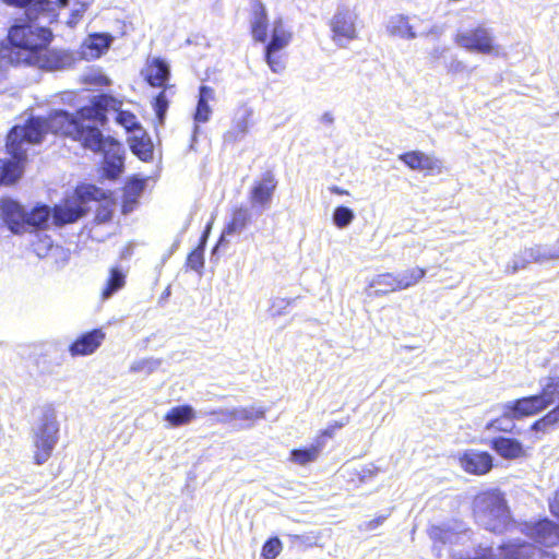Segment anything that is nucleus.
I'll list each match as a JSON object with an SVG mask.
<instances>
[{
  "label": "nucleus",
  "mask_w": 559,
  "mask_h": 559,
  "mask_svg": "<svg viewBox=\"0 0 559 559\" xmlns=\"http://www.w3.org/2000/svg\"><path fill=\"white\" fill-rule=\"evenodd\" d=\"M465 69V66L462 61L460 60H452L448 66H447V71L448 73L450 74H457L462 71H464Z\"/></svg>",
  "instance_id": "nucleus-52"
},
{
  "label": "nucleus",
  "mask_w": 559,
  "mask_h": 559,
  "mask_svg": "<svg viewBox=\"0 0 559 559\" xmlns=\"http://www.w3.org/2000/svg\"><path fill=\"white\" fill-rule=\"evenodd\" d=\"M85 213L86 210L78 200H63L52 209L53 222L58 226L72 224L81 218Z\"/></svg>",
  "instance_id": "nucleus-22"
},
{
  "label": "nucleus",
  "mask_w": 559,
  "mask_h": 559,
  "mask_svg": "<svg viewBox=\"0 0 559 559\" xmlns=\"http://www.w3.org/2000/svg\"><path fill=\"white\" fill-rule=\"evenodd\" d=\"M323 448V442L317 441L308 448L293 449L289 453V460L300 466H305L318 460Z\"/></svg>",
  "instance_id": "nucleus-32"
},
{
  "label": "nucleus",
  "mask_w": 559,
  "mask_h": 559,
  "mask_svg": "<svg viewBox=\"0 0 559 559\" xmlns=\"http://www.w3.org/2000/svg\"><path fill=\"white\" fill-rule=\"evenodd\" d=\"M5 4L24 8L27 17L39 19L46 16L52 11V3L50 0H2Z\"/></svg>",
  "instance_id": "nucleus-28"
},
{
  "label": "nucleus",
  "mask_w": 559,
  "mask_h": 559,
  "mask_svg": "<svg viewBox=\"0 0 559 559\" xmlns=\"http://www.w3.org/2000/svg\"><path fill=\"white\" fill-rule=\"evenodd\" d=\"M386 518H388L386 515H379L370 521L362 523L359 526V528L361 531H366V532L374 531L376 528H378L380 525H382L385 522Z\"/></svg>",
  "instance_id": "nucleus-47"
},
{
  "label": "nucleus",
  "mask_w": 559,
  "mask_h": 559,
  "mask_svg": "<svg viewBox=\"0 0 559 559\" xmlns=\"http://www.w3.org/2000/svg\"><path fill=\"white\" fill-rule=\"evenodd\" d=\"M354 217V212L349 207L343 205L335 207L333 212V223L338 228H345L348 226L353 222Z\"/></svg>",
  "instance_id": "nucleus-42"
},
{
  "label": "nucleus",
  "mask_w": 559,
  "mask_h": 559,
  "mask_svg": "<svg viewBox=\"0 0 559 559\" xmlns=\"http://www.w3.org/2000/svg\"><path fill=\"white\" fill-rule=\"evenodd\" d=\"M164 88L162 92H159L153 103L154 110L156 112V116L159 118V120L164 119V116L168 109V100L165 95Z\"/></svg>",
  "instance_id": "nucleus-45"
},
{
  "label": "nucleus",
  "mask_w": 559,
  "mask_h": 559,
  "mask_svg": "<svg viewBox=\"0 0 559 559\" xmlns=\"http://www.w3.org/2000/svg\"><path fill=\"white\" fill-rule=\"evenodd\" d=\"M37 19H16L1 43L0 55L14 67H31L44 71L63 69L70 63L68 52L52 48L51 28L37 24Z\"/></svg>",
  "instance_id": "nucleus-1"
},
{
  "label": "nucleus",
  "mask_w": 559,
  "mask_h": 559,
  "mask_svg": "<svg viewBox=\"0 0 559 559\" xmlns=\"http://www.w3.org/2000/svg\"><path fill=\"white\" fill-rule=\"evenodd\" d=\"M331 191L335 194H340V195H344V194H348V192L340 187H332L331 188Z\"/></svg>",
  "instance_id": "nucleus-53"
},
{
  "label": "nucleus",
  "mask_w": 559,
  "mask_h": 559,
  "mask_svg": "<svg viewBox=\"0 0 559 559\" xmlns=\"http://www.w3.org/2000/svg\"><path fill=\"white\" fill-rule=\"evenodd\" d=\"M142 74L150 86L167 88L170 69L168 63L162 58H153L146 62Z\"/></svg>",
  "instance_id": "nucleus-20"
},
{
  "label": "nucleus",
  "mask_w": 559,
  "mask_h": 559,
  "mask_svg": "<svg viewBox=\"0 0 559 559\" xmlns=\"http://www.w3.org/2000/svg\"><path fill=\"white\" fill-rule=\"evenodd\" d=\"M460 467L468 475L485 476L489 474L493 466V456L488 451L467 449L459 457Z\"/></svg>",
  "instance_id": "nucleus-14"
},
{
  "label": "nucleus",
  "mask_w": 559,
  "mask_h": 559,
  "mask_svg": "<svg viewBox=\"0 0 559 559\" xmlns=\"http://www.w3.org/2000/svg\"><path fill=\"white\" fill-rule=\"evenodd\" d=\"M131 370H132V371H138V370H139V367L132 366V367H131Z\"/></svg>",
  "instance_id": "nucleus-56"
},
{
  "label": "nucleus",
  "mask_w": 559,
  "mask_h": 559,
  "mask_svg": "<svg viewBox=\"0 0 559 559\" xmlns=\"http://www.w3.org/2000/svg\"><path fill=\"white\" fill-rule=\"evenodd\" d=\"M123 100L109 94L100 93L93 96L88 102V108L83 109L87 118H94V122L100 127L108 123V114L115 112V121L128 133L141 130L142 126L135 114L123 110Z\"/></svg>",
  "instance_id": "nucleus-5"
},
{
  "label": "nucleus",
  "mask_w": 559,
  "mask_h": 559,
  "mask_svg": "<svg viewBox=\"0 0 559 559\" xmlns=\"http://www.w3.org/2000/svg\"><path fill=\"white\" fill-rule=\"evenodd\" d=\"M266 409L263 407H237L230 411H224L222 408L213 409L209 412L210 416H222L223 421L240 420L246 421L250 425L265 417Z\"/></svg>",
  "instance_id": "nucleus-21"
},
{
  "label": "nucleus",
  "mask_w": 559,
  "mask_h": 559,
  "mask_svg": "<svg viewBox=\"0 0 559 559\" xmlns=\"http://www.w3.org/2000/svg\"><path fill=\"white\" fill-rule=\"evenodd\" d=\"M426 273L425 267L415 266L395 274L400 292L417 285L426 276Z\"/></svg>",
  "instance_id": "nucleus-37"
},
{
  "label": "nucleus",
  "mask_w": 559,
  "mask_h": 559,
  "mask_svg": "<svg viewBox=\"0 0 559 559\" xmlns=\"http://www.w3.org/2000/svg\"><path fill=\"white\" fill-rule=\"evenodd\" d=\"M84 150L103 154L104 173L107 178L116 179L122 173L124 151L121 143L111 136H105L99 128L95 143L85 146Z\"/></svg>",
  "instance_id": "nucleus-8"
},
{
  "label": "nucleus",
  "mask_w": 559,
  "mask_h": 559,
  "mask_svg": "<svg viewBox=\"0 0 559 559\" xmlns=\"http://www.w3.org/2000/svg\"><path fill=\"white\" fill-rule=\"evenodd\" d=\"M58 440L59 423L57 420L55 411L49 407L43 413L40 423L34 432V464H45L51 457Z\"/></svg>",
  "instance_id": "nucleus-6"
},
{
  "label": "nucleus",
  "mask_w": 559,
  "mask_h": 559,
  "mask_svg": "<svg viewBox=\"0 0 559 559\" xmlns=\"http://www.w3.org/2000/svg\"><path fill=\"white\" fill-rule=\"evenodd\" d=\"M250 116V112H246L241 117L234 119L231 128L223 135L225 143L233 144L249 131Z\"/></svg>",
  "instance_id": "nucleus-34"
},
{
  "label": "nucleus",
  "mask_w": 559,
  "mask_h": 559,
  "mask_svg": "<svg viewBox=\"0 0 559 559\" xmlns=\"http://www.w3.org/2000/svg\"><path fill=\"white\" fill-rule=\"evenodd\" d=\"M126 285V274L118 267L114 266L109 270L108 278L100 293L102 298L108 299L111 295L123 288Z\"/></svg>",
  "instance_id": "nucleus-35"
},
{
  "label": "nucleus",
  "mask_w": 559,
  "mask_h": 559,
  "mask_svg": "<svg viewBox=\"0 0 559 559\" xmlns=\"http://www.w3.org/2000/svg\"><path fill=\"white\" fill-rule=\"evenodd\" d=\"M330 26L333 39L336 41L352 40L356 38V28L352 14L348 11H340L332 17Z\"/></svg>",
  "instance_id": "nucleus-23"
},
{
  "label": "nucleus",
  "mask_w": 559,
  "mask_h": 559,
  "mask_svg": "<svg viewBox=\"0 0 559 559\" xmlns=\"http://www.w3.org/2000/svg\"><path fill=\"white\" fill-rule=\"evenodd\" d=\"M489 447L503 460L515 461L527 457V449L518 439L511 437H495Z\"/></svg>",
  "instance_id": "nucleus-16"
},
{
  "label": "nucleus",
  "mask_w": 559,
  "mask_h": 559,
  "mask_svg": "<svg viewBox=\"0 0 559 559\" xmlns=\"http://www.w3.org/2000/svg\"><path fill=\"white\" fill-rule=\"evenodd\" d=\"M251 223V214L246 205H236L230 211L228 222L223 229L224 236H233L243 231Z\"/></svg>",
  "instance_id": "nucleus-26"
},
{
  "label": "nucleus",
  "mask_w": 559,
  "mask_h": 559,
  "mask_svg": "<svg viewBox=\"0 0 559 559\" xmlns=\"http://www.w3.org/2000/svg\"><path fill=\"white\" fill-rule=\"evenodd\" d=\"M195 418V413L192 406L186 404V405H179L171 407L164 416V419L171 426V427H179L183 425H188Z\"/></svg>",
  "instance_id": "nucleus-33"
},
{
  "label": "nucleus",
  "mask_w": 559,
  "mask_h": 559,
  "mask_svg": "<svg viewBox=\"0 0 559 559\" xmlns=\"http://www.w3.org/2000/svg\"><path fill=\"white\" fill-rule=\"evenodd\" d=\"M399 159L411 170L420 171L425 175H436L442 170L440 159L418 150L404 152L399 155Z\"/></svg>",
  "instance_id": "nucleus-15"
},
{
  "label": "nucleus",
  "mask_w": 559,
  "mask_h": 559,
  "mask_svg": "<svg viewBox=\"0 0 559 559\" xmlns=\"http://www.w3.org/2000/svg\"><path fill=\"white\" fill-rule=\"evenodd\" d=\"M453 41L461 48L481 55H499L500 46L495 41L491 32L483 24L474 28L459 31Z\"/></svg>",
  "instance_id": "nucleus-10"
},
{
  "label": "nucleus",
  "mask_w": 559,
  "mask_h": 559,
  "mask_svg": "<svg viewBox=\"0 0 559 559\" xmlns=\"http://www.w3.org/2000/svg\"><path fill=\"white\" fill-rule=\"evenodd\" d=\"M215 99V92L211 86L201 85L199 87V97L193 114V119L197 123H205L210 120L212 109L209 105L211 100Z\"/></svg>",
  "instance_id": "nucleus-31"
},
{
  "label": "nucleus",
  "mask_w": 559,
  "mask_h": 559,
  "mask_svg": "<svg viewBox=\"0 0 559 559\" xmlns=\"http://www.w3.org/2000/svg\"><path fill=\"white\" fill-rule=\"evenodd\" d=\"M390 32L399 37L411 39L416 36L413 32V27L411 26L408 19L403 15H399L391 21Z\"/></svg>",
  "instance_id": "nucleus-39"
},
{
  "label": "nucleus",
  "mask_w": 559,
  "mask_h": 559,
  "mask_svg": "<svg viewBox=\"0 0 559 559\" xmlns=\"http://www.w3.org/2000/svg\"><path fill=\"white\" fill-rule=\"evenodd\" d=\"M461 559H496L491 547L478 546L474 557H464Z\"/></svg>",
  "instance_id": "nucleus-49"
},
{
  "label": "nucleus",
  "mask_w": 559,
  "mask_h": 559,
  "mask_svg": "<svg viewBox=\"0 0 559 559\" xmlns=\"http://www.w3.org/2000/svg\"><path fill=\"white\" fill-rule=\"evenodd\" d=\"M512 403L513 401L506 403L502 406L501 415L487 423L486 429H491L495 432L501 433H513L515 425L512 421L515 419L530 417L528 415H519L518 413L513 412L510 408V406H512Z\"/></svg>",
  "instance_id": "nucleus-25"
},
{
  "label": "nucleus",
  "mask_w": 559,
  "mask_h": 559,
  "mask_svg": "<svg viewBox=\"0 0 559 559\" xmlns=\"http://www.w3.org/2000/svg\"><path fill=\"white\" fill-rule=\"evenodd\" d=\"M559 423V403L548 411L544 416L535 420L530 429L532 431L545 433Z\"/></svg>",
  "instance_id": "nucleus-38"
},
{
  "label": "nucleus",
  "mask_w": 559,
  "mask_h": 559,
  "mask_svg": "<svg viewBox=\"0 0 559 559\" xmlns=\"http://www.w3.org/2000/svg\"><path fill=\"white\" fill-rule=\"evenodd\" d=\"M283 550V543L277 536L267 538L261 548L262 559H276Z\"/></svg>",
  "instance_id": "nucleus-40"
},
{
  "label": "nucleus",
  "mask_w": 559,
  "mask_h": 559,
  "mask_svg": "<svg viewBox=\"0 0 559 559\" xmlns=\"http://www.w3.org/2000/svg\"><path fill=\"white\" fill-rule=\"evenodd\" d=\"M400 292L395 273L385 272L373 276L366 287L370 297H382L391 293Z\"/></svg>",
  "instance_id": "nucleus-24"
},
{
  "label": "nucleus",
  "mask_w": 559,
  "mask_h": 559,
  "mask_svg": "<svg viewBox=\"0 0 559 559\" xmlns=\"http://www.w3.org/2000/svg\"><path fill=\"white\" fill-rule=\"evenodd\" d=\"M104 197V193L100 189L95 186L85 187L84 191L80 194L81 199L86 200H98Z\"/></svg>",
  "instance_id": "nucleus-46"
},
{
  "label": "nucleus",
  "mask_w": 559,
  "mask_h": 559,
  "mask_svg": "<svg viewBox=\"0 0 559 559\" xmlns=\"http://www.w3.org/2000/svg\"><path fill=\"white\" fill-rule=\"evenodd\" d=\"M111 38L105 34H91L82 45V53L87 59H97L107 51Z\"/></svg>",
  "instance_id": "nucleus-30"
},
{
  "label": "nucleus",
  "mask_w": 559,
  "mask_h": 559,
  "mask_svg": "<svg viewBox=\"0 0 559 559\" xmlns=\"http://www.w3.org/2000/svg\"><path fill=\"white\" fill-rule=\"evenodd\" d=\"M345 423L343 421H332L328 425V427L321 430L320 436L323 438H332L336 430L343 428Z\"/></svg>",
  "instance_id": "nucleus-50"
},
{
  "label": "nucleus",
  "mask_w": 559,
  "mask_h": 559,
  "mask_svg": "<svg viewBox=\"0 0 559 559\" xmlns=\"http://www.w3.org/2000/svg\"><path fill=\"white\" fill-rule=\"evenodd\" d=\"M204 266V240L194 248L191 252H189L186 260V267L200 271Z\"/></svg>",
  "instance_id": "nucleus-41"
},
{
  "label": "nucleus",
  "mask_w": 559,
  "mask_h": 559,
  "mask_svg": "<svg viewBox=\"0 0 559 559\" xmlns=\"http://www.w3.org/2000/svg\"><path fill=\"white\" fill-rule=\"evenodd\" d=\"M106 337L105 332L100 329H93L78 336L69 346L71 356H87L97 350Z\"/></svg>",
  "instance_id": "nucleus-17"
},
{
  "label": "nucleus",
  "mask_w": 559,
  "mask_h": 559,
  "mask_svg": "<svg viewBox=\"0 0 559 559\" xmlns=\"http://www.w3.org/2000/svg\"><path fill=\"white\" fill-rule=\"evenodd\" d=\"M0 216L13 234L25 233L26 212L14 200H2L0 204Z\"/></svg>",
  "instance_id": "nucleus-19"
},
{
  "label": "nucleus",
  "mask_w": 559,
  "mask_h": 559,
  "mask_svg": "<svg viewBox=\"0 0 559 559\" xmlns=\"http://www.w3.org/2000/svg\"><path fill=\"white\" fill-rule=\"evenodd\" d=\"M50 215V210L47 205L35 206L31 212H26L25 217V233L29 227L34 229L45 228Z\"/></svg>",
  "instance_id": "nucleus-36"
},
{
  "label": "nucleus",
  "mask_w": 559,
  "mask_h": 559,
  "mask_svg": "<svg viewBox=\"0 0 559 559\" xmlns=\"http://www.w3.org/2000/svg\"><path fill=\"white\" fill-rule=\"evenodd\" d=\"M454 532L451 528H445L441 526H433L430 531V537L435 543H449L451 542Z\"/></svg>",
  "instance_id": "nucleus-44"
},
{
  "label": "nucleus",
  "mask_w": 559,
  "mask_h": 559,
  "mask_svg": "<svg viewBox=\"0 0 559 559\" xmlns=\"http://www.w3.org/2000/svg\"><path fill=\"white\" fill-rule=\"evenodd\" d=\"M554 404H559V376L546 377L537 394L513 400L510 408L519 415L531 417Z\"/></svg>",
  "instance_id": "nucleus-7"
},
{
  "label": "nucleus",
  "mask_w": 559,
  "mask_h": 559,
  "mask_svg": "<svg viewBox=\"0 0 559 559\" xmlns=\"http://www.w3.org/2000/svg\"><path fill=\"white\" fill-rule=\"evenodd\" d=\"M499 556L501 559H557L555 552L526 540H508L501 544Z\"/></svg>",
  "instance_id": "nucleus-12"
},
{
  "label": "nucleus",
  "mask_w": 559,
  "mask_h": 559,
  "mask_svg": "<svg viewBox=\"0 0 559 559\" xmlns=\"http://www.w3.org/2000/svg\"><path fill=\"white\" fill-rule=\"evenodd\" d=\"M278 181L272 170L262 173L259 179H255L249 191V202L252 207L261 210L267 209L273 200L277 189Z\"/></svg>",
  "instance_id": "nucleus-13"
},
{
  "label": "nucleus",
  "mask_w": 559,
  "mask_h": 559,
  "mask_svg": "<svg viewBox=\"0 0 559 559\" xmlns=\"http://www.w3.org/2000/svg\"><path fill=\"white\" fill-rule=\"evenodd\" d=\"M28 145L26 136L19 126H13L5 136V152L8 158H0V185L13 186L23 176L28 162Z\"/></svg>",
  "instance_id": "nucleus-4"
},
{
  "label": "nucleus",
  "mask_w": 559,
  "mask_h": 559,
  "mask_svg": "<svg viewBox=\"0 0 559 559\" xmlns=\"http://www.w3.org/2000/svg\"><path fill=\"white\" fill-rule=\"evenodd\" d=\"M269 16L262 0H250V32L255 41L267 39Z\"/></svg>",
  "instance_id": "nucleus-18"
},
{
  "label": "nucleus",
  "mask_w": 559,
  "mask_h": 559,
  "mask_svg": "<svg viewBox=\"0 0 559 559\" xmlns=\"http://www.w3.org/2000/svg\"><path fill=\"white\" fill-rule=\"evenodd\" d=\"M88 104L80 107L75 112L66 109H53L46 116H29L22 124H17L26 136V142L32 145L40 144L47 134L60 139H70L80 145L91 146L96 141L98 127L86 124L94 122V118H87L84 110Z\"/></svg>",
  "instance_id": "nucleus-2"
},
{
  "label": "nucleus",
  "mask_w": 559,
  "mask_h": 559,
  "mask_svg": "<svg viewBox=\"0 0 559 559\" xmlns=\"http://www.w3.org/2000/svg\"><path fill=\"white\" fill-rule=\"evenodd\" d=\"M3 79H4V73H3L2 68L0 67V84L2 83Z\"/></svg>",
  "instance_id": "nucleus-55"
},
{
  "label": "nucleus",
  "mask_w": 559,
  "mask_h": 559,
  "mask_svg": "<svg viewBox=\"0 0 559 559\" xmlns=\"http://www.w3.org/2000/svg\"><path fill=\"white\" fill-rule=\"evenodd\" d=\"M114 201L110 200L104 204H100L95 213V222L97 224H104L111 221L114 216Z\"/></svg>",
  "instance_id": "nucleus-43"
},
{
  "label": "nucleus",
  "mask_w": 559,
  "mask_h": 559,
  "mask_svg": "<svg viewBox=\"0 0 559 559\" xmlns=\"http://www.w3.org/2000/svg\"><path fill=\"white\" fill-rule=\"evenodd\" d=\"M471 510L475 520L495 534L513 532L519 523L513 519L506 495L499 488L477 492Z\"/></svg>",
  "instance_id": "nucleus-3"
},
{
  "label": "nucleus",
  "mask_w": 559,
  "mask_h": 559,
  "mask_svg": "<svg viewBox=\"0 0 559 559\" xmlns=\"http://www.w3.org/2000/svg\"><path fill=\"white\" fill-rule=\"evenodd\" d=\"M548 509L551 515L559 521V489L555 490L548 499Z\"/></svg>",
  "instance_id": "nucleus-48"
},
{
  "label": "nucleus",
  "mask_w": 559,
  "mask_h": 559,
  "mask_svg": "<svg viewBox=\"0 0 559 559\" xmlns=\"http://www.w3.org/2000/svg\"><path fill=\"white\" fill-rule=\"evenodd\" d=\"M58 3L61 5V7H66L68 4V0H58Z\"/></svg>",
  "instance_id": "nucleus-54"
},
{
  "label": "nucleus",
  "mask_w": 559,
  "mask_h": 559,
  "mask_svg": "<svg viewBox=\"0 0 559 559\" xmlns=\"http://www.w3.org/2000/svg\"><path fill=\"white\" fill-rule=\"evenodd\" d=\"M293 39V33L286 27L282 19H276L272 25L271 39L265 46L264 58L270 69L282 72L285 69V53L283 50Z\"/></svg>",
  "instance_id": "nucleus-11"
},
{
  "label": "nucleus",
  "mask_w": 559,
  "mask_h": 559,
  "mask_svg": "<svg viewBox=\"0 0 559 559\" xmlns=\"http://www.w3.org/2000/svg\"><path fill=\"white\" fill-rule=\"evenodd\" d=\"M145 181L144 179L132 178L128 180L122 187V203H121V212L123 214H128L132 212L139 199L144 190Z\"/></svg>",
  "instance_id": "nucleus-27"
},
{
  "label": "nucleus",
  "mask_w": 559,
  "mask_h": 559,
  "mask_svg": "<svg viewBox=\"0 0 559 559\" xmlns=\"http://www.w3.org/2000/svg\"><path fill=\"white\" fill-rule=\"evenodd\" d=\"M514 531L530 538L543 549L559 546V521L549 518H540L534 521H521Z\"/></svg>",
  "instance_id": "nucleus-9"
},
{
  "label": "nucleus",
  "mask_w": 559,
  "mask_h": 559,
  "mask_svg": "<svg viewBox=\"0 0 559 559\" xmlns=\"http://www.w3.org/2000/svg\"><path fill=\"white\" fill-rule=\"evenodd\" d=\"M84 83L97 86H108L110 84V81L107 76L98 74L85 78Z\"/></svg>",
  "instance_id": "nucleus-51"
},
{
  "label": "nucleus",
  "mask_w": 559,
  "mask_h": 559,
  "mask_svg": "<svg viewBox=\"0 0 559 559\" xmlns=\"http://www.w3.org/2000/svg\"><path fill=\"white\" fill-rule=\"evenodd\" d=\"M132 133L133 134L128 138V143L132 153L142 160L151 159L153 156V143L150 135L143 128Z\"/></svg>",
  "instance_id": "nucleus-29"
}]
</instances>
